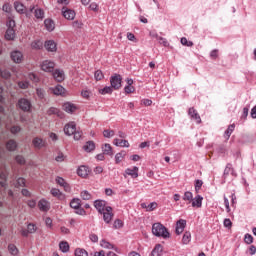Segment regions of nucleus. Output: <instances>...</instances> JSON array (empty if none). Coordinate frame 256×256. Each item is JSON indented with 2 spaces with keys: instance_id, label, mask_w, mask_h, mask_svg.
<instances>
[{
  "instance_id": "0eeeda50",
  "label": "nucleus",
  "mask_w": 256,
  "mask_h": 256,
  "mask_svg": "<svg viewBox=\"0 0 256 256\" xmlns=\"http://www.w3.org/2000/svg\"><path fill=\"white\" fill-rule=\"evenodd\" d=\"M94 207L98 213H105L107 211V202L105 200H96L94 201Z\"/></svg>"
},
{
  "instance_id": "dca6fc26",
  "label": "nucleus",
  "mask_w": 256,
  "mask_h": 256,
  "mask_svg": "<svg viewBox=\"0 0 256 256\" xmlns=\"http://www.w3.org/2000/svg\"><path fill=\"white\" fill-rule=\"evenodd\" d=\"M125 173L126 175L132 177V179H137V177H139V168L137 166H134L133 168H127Z\"/></svg>"
},
{
  "instance_id": "8fccbe9b",
  "label": "nucleus",
  "mask_w": 256,
  "mask_h": 256,
  "mask_svg": "<svg viewBox=\"0 0 256 256\" xmlns=\"http://www.w3.org/2000/svg\"><path fill=\"white\" fill-rule=\"evenodd\" d=\"M181 44L186 47H193V42L188 41L187 38H185V37L181 38Z\"/></svg>"
},
{
  "instance_id": "6ab92c4d",
  "label": "nucleus",
  "mask_w": 256,
  "mask_h": 256,
  "mask_svg": "<svg viewBox=\"0 0 256 256\" xmlns=\"http://www.w3.org/2000/svg\"><path fill=\"white\" fill-rule=\"evenodd\" d=\"M188 114L191 119H194V121H196V123H201V116H199V113H197V110H195V108H190Z\"/></svg>"
},
{
  "instance_id": "f3484780",
  "label": "nucleus",
  "mask_w": 256,
  "mask_h": 256,
  "mask_svg": "<svg viewBox=\"0 0 256 256\" xmlns=\"http://www.w3.org/2000/svg\"><path fill=\"white\" fill-rule=\"evenodd\" d=\"M231 174L233 177H237V173L235 172V169H233V165L228 163L224 169V179H227V176Z\"/></svg>"
},
{
  "instance_id": "a19ab883",
  "label": "nucleus",
  "mask_w": 256,
  "mask_h": 256,
  "mask_svg": "<svg viewBox=\"0 0 256 256\" xmlns=\"http://www.w3.org/2000/svg\"><path fill=\"white\" fill-rule=\"evenodd\" d=\"M8 250L11 255H17L19 253V249H17V246H15L14 244L8 245Z\"/></svg>"
},
{
  "instance_id": "49530a36",
  "label": "nucleus",
  "mask_w": 256,
  "mask_h": 256,
  "mask_svg": "<svg viewBox=\"0 0 256 256\" xmlns=\"http://www.w3.org/2000/svg\"><path fill=\"white\" fill-rule=\"evenodd\" d=\"M36 95L37 97H39V99H45V90H43L42 88H37Z\"/></svg>"
},
{
  "instance_id": "f8f14e48",
  "label": "nucleus",
  "mask_w": 256,
  "mask_h": 256,
  "mask_svg": "<svg viewBox=\"0 0 256 256\" xmlns=\"http://www.w3.org/2000/svg\"><path fill=\"white\" fill-rule=\"evenodd\" d=\"M44 47L46 51H49L50 53H55V51H57V43H55L53 40H47Z\"/></svg>"
},
{
  "instance_id": "cd10ccee",
  "label": "nucleus",
  "mask_w": 256,
  "mask_h": 256,
  "mask_svg": "<svg viewBox=\"0 0 256 256\" xmlns=\"http://www.w3.org/2000/svg\"><path fill=\"white\" fill-rule=\"evenodd\" d=\"M127 155V152L125 150H122L121 152L117 153L115 155V163L119 164L123 159H125V156Z\"/></svg>"
},
{
  "instance_id": "aec40b11",
  "label": "nucleus",
  "mask_w": 256,
  "mask_h": 256,
  "mask_svg": "<svg viewBox=\"0 0 256 256\" xmlns=\"http://www.w3.org/2000/svg\"><path fill=\"white\" fill-rule=\"evenodd\" d=\"M113 143L116 147H129V141L127 140H121L119 138H115Z\"/></svg>"
},
{
  "instance_id": "ddd939ff",
  "label": "nucleus",
  "mask_w": 256,
  "mask_h": 256,
  "mask_svg": "<svg viewBox=\"0 0 256 256\" xmlns=\"http://www.w3.org/2000/svg\"><path fill=\"white\" fill-rule=\"evenodd\" d=\"M53 77L55 81H58V83H61V81H65V72L61 69H56L53 72Z\"/></svg>"
},
{
  "instance_id": "2f4dec72",
  "label": "nucleus",
  "mask_w": 256,
  "mask_h": 256,
  "mask_svg": "<svg viewBox=\"0 0 256 256\" xmlns=\"http://www.w3.org/2000/svg\"><path fill=\"white\" fill-rule=\"evenodd\" d=\"M102 151L104 155H113V148L111 147V144H104V146H102Z\"/></svg>"
},
{
  "instance_id": "e433bc0d",
  "label": "nucleus",
  "mask_w": 256,
  "mask_h": 256,
  "mask_svg": "<svg viewBox=\"0 0 256 256\" xmlns=\"http://www.w3.org/2000/svg\"><path fill=\"white\" fill-rule=\"evenodd\" d=\"M31 47L36 50L43 49V42L41 40H35L31 43Z\"/></svg>"
},
{
  "instance_id": "412c9836",
  "label": "nucleus",
  "mask_w": 256,
  "mask_h": 256,
  "mask_svg": "<svg viewBox=\"0 0 256 256\" xmlns=\"http://www.w3.org/2000/svg\"><path fill=\"white\" fill-rule=\"evenodd\" d=\"M48 115H57V117L63 118V112H61V110H59L58 108L55 107H51L48 109L47 111Z\"/></svg>"
},
{
  "instance_id": "052dcab7",
  "label": "nucleus",
  "mask_w": 256,
  "mask_h": 256,
  "mask_svg": "<svg viewBox=\"0 0 256 256\" xmlns=\"http://www.w3.org/2000/svg\"><path fill=\"white\" fill-rule=\"evenodd\" d=\"M217 57H219V50L218 49H214L210 52V58L211 59H217Z\"/></svg>"
},
{
  "instance_id": "2eb2a0df",
  "label": "nucleus",
  "mask_w": 256,
  "mask_h": 256,
  "mask_svg": "<svg viewBox=\"0 0 256 256\" xmlns=\"http://www.w3.org/2000/svg\"><path fill=\"white\" fill-rule=\"evenodd\" d=\"M63 111H66V113H75L77 111V106L71 102H66L62 106Z\"/></svg>"
},
{
  "instance_id": "c9c22d12",
  "label": "nucleus",
  "mask_w": 256,
  "mask_h": 256,
  "mask_svg": "<svg viewBox=\"0 0 256 256\" xmlns=\"http://www.w3.org/2000/svg\"><path fill=\"white\" fill-rule=\"evenodd\" d=\"M34 15L36 19H43L45 17V12L41 8H37L34 10Z\"/></svg>"
},
{
  "instance_id": "4be33fe9",
  "label": "nucleus",
  "mask_w": 256,
  "mask_h": 256,
  "mask_svg": "<svg viewBox=\"0 0 256 256\" xmlns=\"http://www.w3.org/2000/svg\"><path fill=\"white\" fill-rule=\"evenodd\" d=\"M163 255V246L161 244H157L155 248L152 250L151 256H161Z\"/></svg>"
},
{
  "instance_id": "f257e3e1",
  "label": "nucleus",
  "mask_w": 256,
  "mask_h": 256,
  "mask_svg": "<svg viewBox=\"0 0 256 256\" xmlns=\"http://www.w3.org/2000/svg\"><path fill=\"white\" fill-rule=\"evenodd\" d=\"M152 234L155 237H162V239H169V237H171V234L169 233V230H167V227L159 222L152 225Z\"/></svg>"
},
{
  "instance_id": "ea45409f",
  "label": "nucleus",
  "mask_w": 256,
  "mask_h": 256,
  "mask_svg": "<svg viewBox=\"0 0 256 256\" xmlns=\"http://www.w3.org/2000/svg\"><path fill=\"white\" fill-rule=\"evenodd\" d=\"M80 197L81 199H83V201H89L91 199V193H89V191L87 190H83L80 193Z\"/></svg>"
},
{
  "instance_id": "bb28decb",
  "label": "nucleus",
  "mask_w": 256,
  "mask_h": 256,
  "mask_svg": "<svg viewBox=\"0 0 256 256\" xmlns=\"http://www.w3.org/2000/svg\"><path fill=\"white\" fill-rule=\"evenodd\" d=\"M51 91L54 93V95H65V88L61 85L51 88Z\"/></svg>"
},
{
  "instance_id": "0e129e2a",
  "label": "nucleus",
  "mask_w": 256,
  "mask_h": 256,
  "mask_svg": "<svg viewBox=\"0 0 256 256\" xmlns=\"http://www.w3.org/2000/svg\"><path fill=\"white\" fill-rule=\"evenodd\" d=\"M155 209H157V202H151L150 204H148V211H155Z\"/></svg>"
},
{
  "instance_id": "5701e85b",
  "label": "nucleus",
  "mask_w": 256,
  "mask_h": 256,
  "mask_svg": "<svg viewBox=\"0 0 256 256\" xmlns=\"http://www.w3.org/2000/svg\"><path fill=\"white\" fill-rule=\"evenodd\" d=\"M77 173L79 177H87V175H89V168L87 166H80Z\"/></svg>"
},
{
  "instance_id": "6e6d98bb",
  "label": "nucleus",
  "mask_w": 256,
  "mask_h": 256,
  "mask_svg": "<svg viewBox=\"0 0 256 256\" xmlns=\"http://www.w3.org/2000/svg\"><path fill=\"white\" fill-rule=\"evenodd\" d=\"M158 43H160V45H163L164 47H169V42L167 41V39L161 36L158 38Z\"/></svg>"
},
{
  "instance_id": "f03ea898",
  "label": "nucleus",
  "mask_w": 256,
  "mask_h": 256,
  "mask_svg": "<svg viewBox=\"0 0 256 256\" xmlns=\"http://www.w3.org/2000/svg\"><path fill=\"white\" fill-rule=\"evenodd\" d=\"M122 81H123V78L119 74H115L114 76L110 77L111 87L114 88L116 91L121 89Z\"/></svg>"
},
{
  "instance_id": "37998d69",
  "label": "nucleus",
  "mask_w": 256,
  "mask_h": 256,
  "mask_svg": "<svg viewBox=\"0 0 256 256\" xmlns=\"http://www.w3.org/2000/svg\"><path fill=\"white\" fill-rule=\"evenodd\" d=\"M100 245H101V247H103L104 249H113V244L107 242L106 240H101V241H100Z\"/></svg>"
},
{
  "instance_id": "4468645a",
  "label": "nucleus",
  "mask_w": 256,
  "mask_h": 256,
  "mask_svg": "<svg viewBox=\"0 0 256 256\" xmlns=\"http://www.w3.org/2000/svg\"><path fill=\"white\" fill-rule=\"evenodd\" d=\"M186 225L187 221L183 219L178 220L176 223V234L181 235V233H183V231L185 230Z\"/></svg>"
},
{
  "instance_id": "e2e57ef3",
  "label": "nucleus",
  "mask_w": 256,
  "mask_h": 256,
  "mask_svg": "<svg viewBox=\"0 0 256 256\" xmlns=\"http://www.w3.org/2000/svg\"><path fill=\"white\" fill-rule=\"evenodd\" d=\"M123 227V221L117 219L114 221V229H121Z\"/></svg>"
},
{
  "instance_id": "13d9d810",
  "label": "nucleus",
  "mask_w": 256,
  "mask_h": 256,
  "mask_svg": "<svg viewBox=\"0 0 256 256\" xmlns=\"http://www.w3.org/2000/svg\"><path fill=\"white\" fill-rule=\"evenodd\" d=\"M10 131L13 135H17V133L21 132V127L20 126H12Z\"/></svg>"
},
{
  "instance_id": "774afa93",
  "label": "nucleus",
  "mask_w": 256,
  "mask_h": 256,
  "mask_svg": "<svg viewBox=\"0 0 256 256\" xmlns=\"http://www.w3.org/2000/svg\"><path fill=\"white\" fill-rule=\"evenodd\" d=\"M73 135H74V140H75V141H79V139H81V137H82V135H83V132L76 130Z\"/></svg>"
},
{
  "instance_id": "bf43d9fd",
  "label": "nucleus",
  "mask_w": 256,
  "mask_h": 256,
  "mask_svg": "<svg viewBox=\"0 0 256 256\" xmlns=\"http://www.w3.org/2000/svg\"><path fill=\"white\" fill-rule=\"evenodd\" d=\"M124 91L127 95H129V93H135V87L133 86H125L124 87Z\"/></svg>"
},
{
  "instance_id": "1a4fd4ad",
  "label": "nucleus",
  "mask_w": 256,
  "mask_h": 256,
  "mask_svg": "<svg viewBox=\"0 0 256 256\" xmlns=\"http://www.w3.org/2000/svg\"><path fill=\"white\" fill-rule=\"evenodd\" d=\"M18 107L22 109V111H30L31 110V101L25 98H21L18 101Z\"/></svg>"
},
{
  "instance_id": "f704fd0d",
  "label": "nucleus",
  "mask_w": 256,
  "mask_h": 256,
  "mask_svg": "<svg viewBox=\"0 0 256 256\" xmlns=\"http://www.w3.org/2000/svg\"><path fill=\"white\" fill-rule=\"evenodd\" d=\"M191 242V232H185L182 238L183 245H189Z\"/></svg>"
},
{
  "instance_id": "864d4df0",
  "label": "nucleus",
  "mask_w": 256,
  "mask_h": 256,
  "mask_svg": "<svg viewBox=\"0 0 256 256\" xmlns=\"http://www.w3.org/2000/svg\"><path fill=\"white\" fill-rule=\"evenodd\" d=\"M27 229L30 234H33L35 231H37V226H35L33 223H30L28 224Z\"/></svg>"
},
{
  "instance_id": "393cba45",
  "label": "nucleus",
  "mask_w": 256,
  "mask_h": 256,
  "mask_svg": "<svg viewBox=\"0 0 256 256\" xmlns=\"http://www.w3.org/2000/svg\"><path fill=\"white\" fill-rule=\"evenodd\" d=\"M5 39H7V41H13L15 39V29L8 28L6 30Z\"/></svg>"
},
{
  "instance_id": "9d476101",
  "label": "nucleus",
  "mask_w": 256,
  "mask_h": 256,
  "mask_svg": "<svg viewBox=\"0 0 256 256\" xmlns=\"http://www.w3.org/2000/svg\"><path fill=\"white\" fill-rule=\"evenodd\" d=\"M11 59L14 63H22L23 62V53L19 50H15L11 53Z\"/></svg>"
},
{
  "instance_id": "603ef678",
  "label": "nucleus",
  "mask_w": 256,
  "mask_h": 256,
  "mask_svg": "<svg viewBox=\"0 0 256 256\" xmlns=\"http://www.w3.org/2000/svg\"><path fill=\"white\" fill-rule=\"evenodd\" d=\"M18 87H19V89H28L29 83L27 81H19Z\"/></svg>"
},
{
  "instance_id": "c85d7f7f",
  "label": "nucleus",
  "mask_w": 256,
  "mask_h": 256,
  "mask_svg": "<svg viewBox=\"0 0 256 256\" xmlns=\"http://www.w3.org/2000/svg\"><path fill=\"white\" fill-rule=\"evenodd\" d=\"M44 25H45L47 31H54L55 30V22H53V20H51V19H46L44 21Z\"/></svg>"
},
{
  "instance_id": "680f3d73",
  "label": "nucleus",
  "mask_w": 256,
  "mask_h": 256,
  "mask_svg": "<svg viewBox=\"0 0 256 256\" xmlns=\"http://www.w3.org/2000/svg\"><path fill=\"white\" fill-rule=\"evenodd\" d=\"M72 26L74 27V29H81V27H83V23L79 20H76L72 22Z\"/></svg>"
},
{
  "instance_id": "a878e982",
  "label": "nucleus",
  "mask_w": 256,
  "mask_h": 256,
  "mask_svg": "<svg viewBox=\"0 0 256 256\" xmlns=\"http://www.w3.org/2000/svg\"><path fill=\"white\" fill-rule=\"evenodd\" d=\"M84 151L86 153H91V151H95V142L93 141H88L86 144L83 146Z\"/></svg>"
},
{
  "instance_id": "4d7b16f0",
  "label": "nucleus",
  "mask_w": 256,
  "mask_h": 256,
  "mask_svg": "<svg viewBox=\"0 0 256 256\" xmlns=\"http://www.w3.org/2000/svg\"><path fill=\"white\" fill-rule=\"evenodd\" d=\"M15 160L19 163V165H25V157L22 155H17Z\"/></svg>"
},
{
  "instance_id": "a18cd8bd",
  "label": "nucleus",
  "mask_w": 256,
  "mask_h": 256,
  "mask_svg": "<svg viewBox=\"0 0 256 256\" xmlns=\"http://www.w3.org/2000/svg\"><path fill=\"white\" fill-rule=\"evenodd\" d=\"M103 135L107 139H111V137H113L115 135V131H113V130H104Z\"/></svg>"
},
{
  "instance_id": "7ed1b4c3",
  "label": "nucleus",
  "mask_w": 256,
  "mask_h": 256,
  "mask_svg": "<svg viewBox=\"0 0 256 256\" xmlns=\"http://www.w3.org/2000/svg\"><path fill=\"white\" fill-rule=\"evenodd\" d=\"M100 215H103V221L107 224L111 223L113 221V208L111 206H107L106 210L104 212L100 213Z\"/></svg>"
},
{
  "instance_id": "09e8293b",
  "label": "nucleus",
  "mask_w": 256,
  "mask_h": 256,
  "mask_svg": "<svg viewBox=\"0 0 256 256\" xmlns=\"http://www.w3.org/2000/svg\"><path fill=\"white\" fill-rule=\"evenodd\" d=\"M244 242L247 245H251V243H253V236L251 234H245L244 236Z\"/></svg>"
},
{
  "instance_id": "a211bd4d",
  "label": "nucleus",
  "mask_w": 256,
  "mask_h": 256,
  "mask_svg": "<svg viewBox=\"0 0 256 256\" xmlns=\"http://www.w3.org/2000/svg\"><path fill=\"white\" fill-rule=\"evenodd\" d=\"M50 193L53 197H57V199H59L60 201L65 200V194H63L60 189L52 188L50 190Z\"/></svg>"
},
{
  "instance_id": "3c124183",
  "label": "nucleus",
  "mask_w": 256,
  "mask_h": 256,
  "mask_svg": "<svg viewBox=\"0 0 256 256\" xmlns=\"http://www.w3.org/2000/svg\"><path fill=\"white\" fill-rule=\"evenodd\" d=\"M201 187H203V181L202 180H196L195 182V191L196 193H199L201 190Z\"/></svg>"
},
{
  "instance_id": "423d86ee",
  "label": "nucleus",
  "mask_w": 256,
  "mask_h": 256,
  "mask_svg": "<svg viewBox=\"0 0 256 256\" xmlns=\"http://www.w3.org/2000/svg\"><path fill=\"white\" fill-rule=\"evenodd\" d=\"M38 209L43 213H47L51 209V202L47 201L45 198H42L38 202Z\"/></svg>"
},
{
  "instance_id": "c03bdc74",
  "label": "nucleus",
  "mask_w": 256,
  "mask_h": 256,
  "mask_svg": "<svg viewBox=\"0 0 256 256\" xmlns=\"http://www.w3.org/2000/svg\"><path fill=\"white\" fill-rule=\"evenodd\" d=\"M183 201H193V193L190 191H187L184 193Z\"/></svg>"
},
{
  "instance_id": "473e14b6",
  "label": "nucleus",
  "mask_w": 256,
  "mask_h": 256,
  "mask_svg": "<svg viewBox=\"0 0 256 256\" xmlns=\"http://www.w3.org/2000/svg\"><path fill=\"white\" fill-rule=\"evenodd\" d=\"M59 247L62 253H69V243L67 241L60 242Z\"/></svg>"
},
{
  "instance_id": "72a5a7b5",
  "label": "nucleus",
  "mask_w": 256,
  "mask_h": 256,
  "mask_svg": "<svg viewBox=\"0 0 256 256\" xmlns=\"http://www.w3.org/2000/svg\"><path fill=\"white\" fill-rule=\"evenodd\" d=\"M70 207L72 209H79V207H81V200L79 198H74L70 202Z\"/></svg>"
},
{
  "instance_id": "5fc2aeb1",
  "label": "nucleus",
  "mask_w": 256,
  "mask_h": 256,
  "mask_svg": "<svg viewBox=\"0 0 256 256\" xmlns=\"http://www.w3.org/2000/svg\"><path fill=\"white\" fill-rule=\"evenodd\" d=\"M0 75L1 77H3V79H9V77H11V72H9L8 70H0Z\"/></svg>"
},
{
  "instance_id": "7c9ffc66",
  "label": "nucleus",
  "mask_w": 256,
  "mask_h": 256,
  "mask_svg": "<svg viewBox=\"0 0 256 256\" xmlns=\"http://www.w3.org/2000/svg\"><path fill=\"white\" fill-rule=\"evenodd\" d=\"M6 149L8 151H15V149H17V142L15 140H9L6 143Z\"/></svg>"
},
{
  "instance_id": "69168bd1",
  "label": "nucleus",
  "mask_w": 256,
  "mask_h": 256,
  "mask_svg": "<svg viewBox=\"0 0 256 256\" xmlns=\"http://www.w3.org/2000/svg\"><path fill=\"white\" fill-rule=\"evenodd\" d=\"M56 183L58 185H60V187H63L67 182L65 181V179H63L62 177H57L56 178Z\"/></svg>"
},
{
  "instance_id": "9b49d317",
  "label": "nucleus",
  "mask_w": 256,
  "mask_h": 256,
  "mask_svg": "<svg viewBox=\"0 0 256 256\" xmlns=\"http://www.w3.org/2000/svg\"><path fill=\"white\" fill-rule=\"evenodd\" d=\"M62 15L65 19H68L69 21H73L75 19V11L65 8H62Z\"/></svg>"
},
{
  "instance_id": "b1692460",
  "label": "nucleus",
  "mask_w": 256,
  "mask_h": 256,
  "mask_svg": "<svg viewBox=\"0 0 256 256\" xmlns=\"http://www.w3.org/2000/svg\"><path fill=\"white\" fill-rule=\"evenodd\" d=\"M203 205V198L201 195H197L194 199H192V207H201Z\"/></svg>"
},
{
  "instance_id": "de8ad7c7",
  "label": "nucleus",
  "mask_w": 256,
  "mask_h": 256,
  "mask_svg": "<svg viewBox=\"0 0 256 256\" xmlns=\"http://www.w3.org/2000/svg\"><path fill=\"white\" fill-rule=\"evenodd\" d=\"M94 77H95L96 81H101V79H103L105 76L103 75V72L101 70H97L94 73Z\"/></svg>"
},
{
  "instance_id": "338daca9",
  "label": "nucleus",
  "mask_w": 256,
  "mask_h": 256,
  "mask_svg": "<svg viewBox=\"0 0 256 256\" xmlns=\"http://www.w3.org/2000/svg\"><path fill=\"white\" fill-rule=\"evenodd\" d=\"M232 226H233V223L231 222V219L229 218L224 219V227L231 229Z\"/></svg>"
},
{
  "instance_id": "20e7f679",
  "label": "nucleus",
  "mask_w": 256,
  "mask_h": 256,
  "mask_svg": "<svg viewBox=\"0 0 256 256\" xmlns=\"http://www.w3.org/2000/svg\"><path fill=\"white\" fill-rule=\"evenodd\" d=\"M41 69L46 73H51L53 72V69H55V62L51 60H44L41 64Z\"/></svg>"
},
{
  "instance_id": "6e6552de",
  "label": "nucleus",
  "mask_w": 256,
  "mask_h": 256,
  "mask_svg": "<svg viewBox=\"0 0 256 256\" xmlns=\"http://www.w3.org/2000/svg\"><path fill=\"white\" fill-rule=\"evenodd\" d=\"M77 131V125L75 122H70L65 125L64 127V133L65 135L71 136Z\"/></svg>"
},
{
  "instance_id": "4c0bfd02",
  "label": "nucleus",
  "mask_w": 256,
  "mask_h": 256,
  "mask_svg": "<svg viewBox=\"0 0 256 256\" xmlns=\"http://www.w3.org/2000/svg\"><path fill=\"white\" fill-rule=\"evenodd\" d=\"M14 7L18 13H25V5L20 2H15Z\"/></svg>"
},
{
  "instance_id": "79ce46f5",
  "label": "nucleus",
  "mask_w": 256,
  "mask_h": 256,
  "mask_svg": "<svg viewBox=\"0 0 256 256\" xmlns=\"http://www.w3.org/2000/svg\"><path fill=\"white\" fill-rule=\"evenodd\" d=\"M75 256H89V253L85 249L77 248L75 250Z\"/></svg>"
},
{
  "instance_id": "c756f323",
  "label": "nucleus",
  "mask_w": 256,
  "mask_h": 256,
  "mask_svg": "<svg viewBox=\"0 0 256 256\" xmlns=\"http://www.w3.org/2000/svg\"><path fill=\"white\" fill-rule=\"evenodd\" d=\"M113 87L112 86H105L102 89H99L100 95H111L113 93Z\"/></svg>"
},
{
  "instance_id": "58836bf2",
  "label": "nucleus",
  "mask_w": 256,
  "mask_h": 256,
  "mask_svg": "<svg viewBox=\"0 0 256 256\" xmlns=\"http://www.w3.org/2000/svg\"><path fill=\"white\" fill-rule=\"evenodd\" d=\"M235 131V124H231L228 126V129L225 131V138L229 139L231 137V134Z\"/></svg>"
},
{
  "instance_id": "39448f33",
  "label": "nucleus",
  "mask_w": 256,
  "mask_h": 256,
  "mask_svg": "<svg viewBox=\"0 0 256 256\" xmlns=\"http://www.w3.org/2000/svg\"><path fill=\"white\" fill-rule=\"evenodd\" d=\"M32 145L34 149H43L44 147H47V141L43 140L41 137H35L32 140Z\"/></svg>"
}]
</instances>
